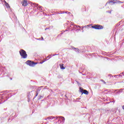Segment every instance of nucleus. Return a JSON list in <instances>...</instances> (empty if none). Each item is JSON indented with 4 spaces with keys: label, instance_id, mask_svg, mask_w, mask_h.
I'll return each instance as SVG.
<instances>
[{
    "label": "nucleus",
    "instance_id": "393cba45",
    "mask_svg": "<svg viewBox=\"0 0 124 124\" xmlns=\"http://www.w3.org/2000/svg\"><path fill=\"white\" fill-rule=\"evenodd\" d=\"M47 30H50V28H46L45 29V31H47Z\"/></svg>",
    "mask_w": 124,
    "mask_h": 124
},
{
    "label": "nucleus",
    "instance_id": "a878e982",
    "mask_svg": "<svg viewBox=\"0 0 124 124\" xmlns=\"http://www.w3.org/2000/svg\"><path fill=\"white\" fill-rule=\"evenodd\" d=\"M40 38H41V40H42V41L44 40V39L43 38V37H42Z\"/></svg>",
    "mask_w": 124,
    "mask_h": 124
},
{
    "label": "nucleus",
    "instance_id": "39448f33",
    "mask_svg": "<svg viewBox=\"0 0 124 124\" xmlns=\"http://www.w3.org/2000/svg\"><path fill=\"white\" fill-rule=\"evenodd\" d=\"M31 5L33 7H37V9L40 10L41 12H43V7L40 5L39 6L38 4L33 3H32Z\"/></svg>",
    "mask_w": 124,
    "mask_h": 124
},
{
    "label": "nucleus",
    "instance_id": "f3484780",
    "mask_svg": "<svg viewBox=\"0 0 124 124\" xmlns=\"http://www.w3.org/2000/svg\"><path fill=\"white\" fill-rule=\"evenodd\" d=\"M76 82L77 83V84H78V86L79 87H80V86H81V83H80L79 82V81H76Z\"/></svg>",
    "mask_w": 124,
    "mask_h": 124
},
{
    "label": "nucleus",
    "instance_id": "ea45409f",
    "mask_svg": "<svg viewBox=\"0 0 124 124\" xmlns=\"http://www.w3.org/2000/svg\"><path fill=\"white\" fill-rule=\"evenodd\" d=\"M84 32V30H82V32Z\"/></svg>",
    "mask_w": 124,
    "mask_h": 124
},
{
    "label": "nucleus",
    "instance_id": "5701e85b",
    "mask_svg": "<svg viewBox=\"0 0 124 124\" xmlns=\"http://www.w3.org/2000/svg\"><path fill=\"white\" fill-rule=\"evenodd\" d=\"M107 13H110V14H111V11H107L106 12Z\"/></svg>",
    "mask_w": 124,
    "mask_h": 124
},
{
    "label": "nucleus",
    "instance_id": "cd10ccee",
    "mask_svg": "<svg viewBox=\"0 0 124 124\" xmlns=\"http://www.w3.org/2000/svg\"><path fill=\"white\" fill-rule=\"evenodd\" d=\"M120 93H123V91L121 90V89L119 90Z\"/></svg>",
    "mask_w": 124,
    "mask_h": 124
},
{
    "label": "nucleus",
    "instance_id": "f03ea898",
    "mask_svg": "<svg viewBox=\"0 0 124 124\" xmlns=\"http://www.w3.org/2000/svg\"><path fill=\"white\" fill-rule=\"evenodd\" d=\"M19 54L22 59H27L28 58V54L25 50L21 49L19 51Z\"/></svg>",
    "mask_w": 124,
    "mask_h": 124
},
{
    "label": "nucleus",
    "instance_id": "a211bd4d",
    "mask_svg": "<svg viewBox=\"0 0 124 124\" xmlns=\"http://www.w3.org/2000/svg\"><path fill=\"white\" fill-rule=\"evenodd\" d=\"M37 95H38V93L37 92H36V94L35 96L33 97V99H34V98H35V97H36Z\"/></svg>",
    "mask_w": 124,
    "mask_h": 124
},
{
    "label": "nucleus",
    "instance_id": "bb28decb",
    "mask_svg": "<svg viewBox=\"0 0 124 124\" xmlns=\"http://www.w3.org/2000/svg\"><path fill=\"white\" fill-rule=\"evenodd\" d=\"M45 62V61H43V62H40V63H41V64H42V63H43V62Z\"/></svg>",
    "mask_w": 124,
    "mask_h": 124
},
{
    "label": "nucleus",
    "instance_id": "ddd939ff",
    "mask_svg": "<svg viewBox=\"0 0 124 124\" xmlns=\"http://www.w3.org/2000/svg\"><path fill=\"white\" fill-rule=\"evenodd\" d=\"M60 68L61 69H65V67H64V66H63V63H61L60 64Z\"/></svg>",
    "mask_w": 124,
    "mask_h": 124
},
{
    "label": "nucleus",
    "instance_id": "423d86ee",
    "mask_svg": "<svg viewBox=\"0 0 124 124\" xmlns=\"http://www.w3.org/2000/svg\"><path fill=\"white\" fill-rule=\"evenodd\" d=\"M92 28L95 30H102L103 29V26L98 24H95L93 26H92Z\"/></svg>",
    "mask_w": 124,
    "mask_h": 124
},
{
    "label": "nucleus",
    "instance_id": "7c9ffc66",
    "mask_svg": "<svg viewBox=\"0 0 124 124\" xmlns=\"http://www.w3.org/2000/svg\"><path fill=\"white\" fill-rule=\"evenodd\" d=\"M81 30L83 31V29H84V27H81Z\"/></svg>",
    "mask_w": 124,
    "mask_h": 124
},
{
    "label": "nucleus",
    "instance_id": "a18cd8bd",
    "mask_svg": "<svg viewBox=\"0 0 124 124\" xmlns=\"http://www.w3.org/2000/svg\"><path fill=\"white\" fill-rule=\"evenodd\" d=\"M123 76H124V74L123 75Z\"/></svg>",
    "mask_w": 124,
    "mask_h": 124
},
{
    "label": "nucleus",
    "instance_id": "4c0bfd02",
    "mask_svg": "<svg viewBox=\"0 0 124 124\" xmlns=\"http://www.w3.org/2000/svg\"><path fill=\"white\" fill-rule=\"evenodd\" d=\"M65 97H66V98L67 97V96H66V95H65Z\"/></svg>",
    "mask_w": 124,
    "mask_h": 124
},
{
    "label": "nucleus",
    "instance_id": "79ce46f5",
    "mask_svg": "<svg viewBox=\"0 0 124 124\" xmlns=\"http://www.w3.org/2000/svg\"><path fill=\"white\" fill-rule=\"evenodd\" d=\"M65 31H67V30H65Z\"/></svg>",
    "mask_w": 124,
    "mask_h": 124
},
{
    "label": "nucleus",
    "instance_id": "f257e3e1",
    "mask_svg": "<svg viewBox=\"0 0 124 124\" xmlns=\"http://www.w3.org/2000/svg\"><path fill=\"white\" fill-rule=\"evenodd\" d=\"M70 28H72L71 31H81V27L80 26H77L74 24L73 23H71L70 24Z\"/></svg>",
    "mask_w": 124,
    "mask_h": 124
},
{
    "label": "nucleus",
    "instance_id": "e433bc0d",
    "mask_svg": "<svg viewBox=\"0 0 124 124\" xmlns=\"http://www.w3.org/2000/svg\"><path fill=\"white\" fill-rule=\"evenodd\" d=\"M10 79V80H12V78H11Z\"/></svg>",
    "mask_w": 124,
    "mask_h": 124
},
{
    "label": "nucleus",
    "instance_id": "c03bdc74",
    "mask_svg": "<svg viewBox=\"0 0 124 124\" xmlns=\"http://www.w3.org/2000/svg\"><path fill=\"white\" fill-rule=\"evenodd\" d=\"M83 75H84H84H85V74H83Z\"/></svg>",
    "mask_w": 124,
    "mask_h": 124
},
{
    "label": "nucleus",
    "instance_id": "6ab92c4d",
    "mask_svg": "<svg viewBox=\"0 0 124 124\" xmlns=\"http://www.w3.org/2000/svg\"><path fill=\"white\" fill-rule=\"evenodd\" d=\"M122 23V21L120 22L119 23H118L117 25H116V27H119V26H120L121 25V23Z\"/></svg>",
    "mask_w": 124,
    "mask_h": 124
},
{
    "label": "nucleus",
    "instance_id": "72a5a7b5",
    "mask_svg": "<svg viewBox=\"0 0 124 124\" xmlns=\"http://www.w3.org/2000/svg\"><path fill=\"white\" fill-rule=\"evenodd\" d=\"M56 14H60V13L58 12V13H56Z\"/></svg>",
    "mask_w": 124,
    "mask_h": 124
},
{
    "label": "nucleus",
    "instance_id": "aec40b11",
    "mask_svg": "<svg viewBox=\"0 0 124 124\" xmlns=\"http://www.w3.org/2000/svg\"><path fill=\"white\" fill-rule=\"evenodd\" d=\"M12 120H13V118H9L8 122H11V121H12Z\"/></svg>",
    "mask_w": 124,
    "mask_h": 124
},
{
    "label": "nucleus",
    "instance_id": "2f4dec72",
    "mask_svg": "<svg viewBox=\"0 0 124 124\" xmlns=\"http://www.w3.org/2000/svg\"><path fill=\"white\" fill-rule=\"evenodd\" d=\"M111 102H113V103H115V100L112 101Z\"/></svg>",
    "mask_w": 124,
    "mask_h": 124
},
{
    "label": "nucleus",
    "instance_id": "0eeeda50",
    "mask_svg": "<svg viewBox=\"0 0 124 124\" xmlns=\"http://www.w3.org/2000/svg\"><path fill=\"white\" fill-rule=\"evenodd\" d=\"M71 49H73V50H74V51H75V52H76V53H80V52H81V50H79V48H76V47H74V46H71Z\"/></svg>",
    "mask_w": 124,
    "mask_h": 124
},
{
    "label": "nucleus",
    "instance_id": "4468645a",
    "mask_svg": "<svg viewBox=\"0 0 124 124\" xmlns=\"http://www.w3.org/2000/svg\"><path fill=\"white\" fill-rule=\"evenodd\" d=\"M82 93H84V94H89V92L86 90H84Z\"/></svg>",
    "mask_w": 124,
    "mask_h": 124
},
{
    "label": "nucleus",
    "instance_id": "9d476101",
    "mask_svg": "<svg viewBox=\"0 0 124 124\" xmlns=\"http://www.w3.org/2000/svg\"><path fill=\"white\" fill-rule=\"evenodd\" d=\"M7 117H8V114L7 113H4L1 116V119L2 120V119H5V118H7Z\"/></svg>",
    "mask_w": 124,
    "mask_h": 124
},
{
    "label": "nucleus",
    "instance_id": "7ed1b4c3",
    "mask_svg": "<svg viewBox=\"0 0 124 124\" xmlns=\"http://www.w3.org/2000/svg\"><path fill=\"white\" fill-rule=\"evenodd\" d=\"M26 64L27 65H29V66H31V67H33L35 65L37 64V62H34L33 61L28 60L25 62Z\"/></svg>",
    "mask_w": 124,
    "mask_h": 124
},
{
    "label": "nucleus",
    "instance_id": "473e14b6",
    "mask_svg": "<svg viewBox=\"0 0 124 124\" xmlns=\"http://www.w3.org/2000/svg\"><path fill=\"white\" fill-rule=\"evenodd\" d=\"M53 56H58V54H54Z\"/></svg>",
    "mask_w": 124,
    "mask_h": 124
},
{
    "label": "nucleus",
    "instance_id": "37998d69",
    "mask_svg": "<svg viewBox=\"0 0 124 124\" xmlns=\"http://www.w3.org/2000/svg\"><path fill=\"white\" fill-rule=\"evenodd\" d=\"M6 92H7V93H8V91H6Z\"/></svg>",
    "mask_w": 124,
    "mask_h": 124
},
{
    "label": "nucleus",
    "instance_id": "f704fd0d",
    "mask_svg": "<svg viewBox=\"0 0 124 124\" xmlns=\"http://www.w3.org/2000/svg\"><path fill=\"white\" fill-rule=\"evenodd\" d=\"M108 76L111 77V76H112V75H108Z\"/></svg>",
    "mask_w": 124,
    "mask_h": 124
},
{
    "label": "nucleus",
    "instance_id": "4be33fe9",
    "mask_svg": "<svg viewBox=\"0 0 124 124\" xmlns=\"http://www.w3.org/2000/svg\"><path fill=\"white\" fill-rule=\"evenodd\" d=\"M64 13H65L66 14H70V12H64Z\"/></svg>",
    "mask_w": 124,
    "mask_h": 124
},
{
    "label": "nucleus",
    "instance_id": "f8f14e48",
    "mask_svg": "<svg viewBox=\"0 0 124 124\" xmlns=\"http://www.w3.org/2000/svg\"><path fill=\"white\" fill-rule=\"evenodd\" d=\"M55 118H56V117H55L49 116V117L46 118L45 120L47 121V120H53V119H55Z\"/></svg>",
    "mask_w": 124,
    "mask_h": 124
},
{
    "label": "nucleus",
    "instance_id": "b1692460",
    "mask_svg": "<svg viewBox=\"0 0 124 124\" xmlns=\"http://www.w3.org/2000/svg\"><path fill=\"white\" fill-rule=\"evenodd\" d=\"M60 14H64V11L63 12H60Z\"/></svg>",
    "mask_w": 124,
    "mask_h": 124
},
{
    "label": "nucleus",
    "instance_id": "c756f323",
    "mask_svg": "<svg viewBox=\"0 0 124 124\" xmlns=\"http://www.w3.org/2000/svg\"><path fill=\"white\" fill-rule=\"evenodd\" d=\"M120 91H124V89H121Z\"/></svg>",
    "mask_w": 124,
    "mask_h": 124
},
{
    "label": "nucleus",
    "instance_id": "c85d7f7f",
    "mask_svg": "<svg viewBox=\"0 0 124 124\" xmlns=\"http://www.w3.org/2000/svg\"><path fill=\"white\" fill-rule=\"evenodd\" d=\"M37 40H41V38H38V39H37Z\"/></svg>",
    "mask_w": 124,
    "mask_h": 124
},
{
    "label": "nucleus",
    "instance_id": "c9c22d12",
    "mask_svg": "<svg viewBox=\"0 0 124 124\" xmlns=\"http://www.w3.org/2000/svg\"><path fill=\"white\" fill-rule=\"evenodd\" d=\"M109 103H110V102L107 103V104H109Z\"/></svg>",
    "mask_w": 124,
    "mask_h": 124
},
{
    "label": "nucleus",
    "instance_id": "6e6552de",
    "mask_svg": "<svg viewBox=\"0 0 124 124\" xmlns=\"http://www.w3.org/2000/svg\"><path fill=\"white\" fill-rule=\"evenodd\" d=\"M22 4V6H27L29 5V3H28V0H23L21 2Z\"/></svg>",
    "mask_w": 124,
    "mask_h": 124
},
{
    "label": "nucleus",
    "instance_id": "2eb2a0df",
    "mask_svg": "<svg viewBox=\"0 0 124 124\" xmlns=\"http://www.w3.org/2000/svg\"><path fill=\"white\" fill-rule=\"evenodd\" d=\"M85 90H84L83 89H82V88L80 87L79 88V91L80 92V93H84V91Z\"/></svg>",
    "mask_w": 124,
    "mask_h": 124
},
{
    "label": "nucleus",
    "instance_id": "58836bf2",
    "mask_svg": "<svg viewBox=\"0 0 124 124\" xmlns=\"http://www.w3.org/2000/svg\"><path fill=\"white\" fill-rule=\"evenodd\" d=\"M62 33H63V32H62L61 33V34H62Z\"/></svg>",
    "mask_w": 124,
    "mask_h": 124
},
{
    "label": "nucleus",
    "instance_id": "9b49d317",
    "mask_svg": "<svg viewBox=\"0 0 124 124\" xmlns=\"http://www.w3.org/2000/svg\"><path fill=\"white\" fill-rule=\"evenodd\" d=\"M41 88H43V86L38 87L37 90L36 91V93H40V91H41Z\"/></svg>",
    "mask_w": 124,
    "mask_h": 124
},
{
    "label": "nucleus",
    "instance_id": "a19ab883",
    "mask_svg": "<svg viewBox=\"0 0 124 124\" xmlns=\"http://www.w3.org/2000/svg\"><path fill=\"white\" fill-rule=\"evenodd\" d=\"M16 116H14V118H16Z\"/></svg>",
    "mask_w": 124,
    "mask_h": 124
},
{
    "label": "nucleus",
    "instance_id": "20e7f679",
    "mask_svg": "<svg viewBox=\"0 0 124 124\" xmlns=\"http://www.w3.org/2000/svg\"><path fill=\"white\" fill-rule=\"evenodd\" d=\"M108 3H112L111 5L115 4V3H124V2H122L117 0H109L107 3L106 5H107Z\"/></svg>",
    "mask_w": 124,
    "mask_h": 124
},
{
    "label": "nucleus",
    "instance_id": "1a4fd4ad",
    "mask_svg": "<svg viewBox=\"0 0 124 124\" xmlns=\"http://www.w3.org/2000/svg\"><path fill=\"white\" fill-rule=\"evenodd\" d=\"M58 118H60V119H59ZM56 120H58V121H59V120H61L62 124L64 123V121H65V119L63 117H57Z\"/></svg>",
    "mask_w": 124,
    "mask_h": 124
},
{
    "label": "nucleus",
    "instance_id": "dca6fc26",
    "mask_svg": "<svg viewBox=\"0 0 124 124\" xmlns=\"http://www.w3.org/2000/svg\"><path fill=\"white\" fill-rule=\"evenodd\" d=\"M42 98H43V96L40 95L39 98H38V100H40V99H42Z\"/></svg>",
    "mask_w": 124,
    "mask_h": 124
},
{
    "label": "nucleus",
    "instance_id": "412c9836",
    "mask_svg": "<svg viewBox=\"0 0 124 124\" xmlns=\"http://www.w3.org/2000/svg\"><path fill=\"white\" fill-rule=\"evenodd\" d=\"M101 81H102V82H103L104 84H106V82H105V81H104V80L101 79Z\"/></svg>",
    "mask_w": 124,
    "mask_h": 124
}]
</instances>
